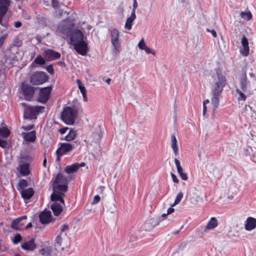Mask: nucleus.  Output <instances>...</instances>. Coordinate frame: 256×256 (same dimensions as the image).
Wrapping results in <instances>:
<instances>
[{"label": "nucleus", "instance_id": "nucleus-1", "mask_svg": "<svg viewBox=\"0 0 256 256\" xmlns=\"http://www.w3.org/2000/svg\"><path fill=\"white\" fill-rule=\"evenodd\" d=\"M77 110L70 106L65 108L62 114V118L64 123L72 125L77 117Z\"/></svg>", "mask_w": 256, "mask_h": 256}, {"label": "nucleus", "instance_id": "nucleus-2", "mask_svg": "<svg viewBox=\"0 0 256 256\" xmlns=\"http://www.w3.org/2000/svg\"><path fill=\"white\" fill-rule=\"evenodd\" d=\"M74 26V22L70 18H66L58 24L56 32L65 36L70 35Z\"/></svg>", "mask_w": 256, "mask_h": 256}, {"label": "nucleus", "instance_id": "nucleus-3", "mask_svg": "<svg viewBox=\"0 0 256 256\" xmlns=\"http://www.w3.org/2000/svg\"><path fill=\"white\" fill-rule=\"evenodd\" d=\"M48 78V76L45 72L36 71L31 75L30 81L32 85L38 86L46 82Z\"/></svg>", "mask_w": 256, "mask_h": 256}, {"label": "nucleus", "instance_id": "nucleus-4", "mask_svg": "<svg viewBox=\"0 0 256 256\" xmlns=\"http://www.w3.org/2000/svg\"><path fill=\"white\" fill-rule=\"evenodd\" d=\"M44 108L42 106H26L24 110V119L36 120V115L41 112Z\"/></svg>", "mask_w": 256, "mask_h": 256}, {"label": "nucleus", "instance_id": "nucleus-5", "mask_svg": "<svg viewBox=\"0 0 256 256\" xmlns=\"http://www.w3.org/2000/svg\"><path fill=\"white\" fill-rule=\"evenodd\" d=\"M20 89L24 100L27 101L32 100L35 93L36 88L29 84L22 82L20 85Z\"/></svg>", "mask_w": 256, "mask_h": 256}, {"label": "nucleus", "instance_id": "nucleus-6", "mask_svg": "<svg viewBox=\"0 0 256 256\" xmlns=\"http://www.w3.org/2000/svg\"><path fill=\"white\" fill-rule=\"evenodd\" d=\"M52 88L51 86L40 88L38 97V101L46 104L49 100Z\"/></svg>", "mask_w": 256, "mask_h": 256}, {"label": "nucleus", "instance_id": "nucleus-7", "mask_svg": "<svg viewBox=\"0 0 256 256\" xmlns=\"http://www.w3.org/2000/svg\"><path fill=\"white\" fill-rule=\"evenodd\" d=\"M111 42L114 49L120 52L121 50L120 45L119 41L120 32L116 28H113L110 30Z\"/></svg>", "mask_w": 256, "mask_h": 256}, {"label": "nucleus", "instance_id": "nucleus-8", "mask_svg": "<svg viewBox=\"0 0 256 256\" xmlns=\"http://www.w3.org/2000/svg\"><path fill=\"white\" fill-rule=\"evenodd\" d=\"M44 56L46 61H52L60 58L61 54L60 52L52 49L47 48L44 51Z\"/></svg>", "mask_w": 256, "mask_h": 256}, {"label": "nucleus", "instance_id": "nucleus-9", "mask_svg": "<svg viewBox=\"0 0 256 256\" xmlns=\"http://www.w3.org/2000/svg\"><path fill=\"white\" fill-rule=\"evenodd\" d=\"M216 74H213L212 76V78L216 80V77L218 78V81L215 83L220 86H225L226 84V80L225 76L222 74V70L219 67H217L214 69Z\"/></svg>", "mask_w": 256, "mask_h": 256}, {"label": "nucleus", "instance_id": "nucleus-10", "mask_svg": "<svg viewBox=\"0 0 256 256\" xmlns=\"http://www.w3.org/2000/svg\"><path fill=\"white\" fill-rule=\"evenodd\" d=\"M76 51L82 56H86L88 52V44L83 40L72 44Z\"/></svg>", "mask_w": 256, "mask_h": 256}, {"label": "nucleus", "instance_id": "nucleus-11", "mask_svg": "<svg viewBox=\"0 0 256 256\" xmlns=\"http://www.w3.org/2000/svg\"><path fill=\"white\" fill-rule=\"evenodd\" d=\"M40 222L42 224H46L53 221L50 210H44L39 214Z\"/></svg>", "mask_w": 256, "mask_h": 256}, {"label": "nucleus", "instance_id": "nucleus-12", "mask_svg": "<svg viewBox=\"0 0 256 256\" xmlns=\"http://www.w3.org/2000/svg\"><path fill=\"white\" fill-rule=\"evenodd\" d=\"M26 218L27 216L24 215L14 219L11 223V228L16 231H20L22 230V226L24 224V222H22V221L26 220Z\"/></svg>", "mask_w": 256, "mask_h": 256}, {"label": "nucleus", "instance_id": "nucleus-13", "mask_svg": "<svg viewBox=\"0 0 256 256\" xmlns=\"http://www.w3.org/2000/svg\"><path fill=\"white\" fill-rule=\"evenodd\" d=\"M70 34V40L72 45L74 44V42L77 43L84 40V34L82 32L78 29H75Z\"/></svg>", "mask_w": 256, "mask_h": 256}, {"label": "nucleus", "instance_id": "nucleus-14", "mask_svg": "<svg viewBox=\"0 0 256 256\" xmlns=\"http://www.w3.org/2000/svg\"><path fill=\"white\" fill-rule=\"evenodd\" d=\"M60 146L57 149L62 154L65 155L76 148V145L67 142H60Z\"/></svg>", "mask_w": 256, "mask_h": 256}, {"label": "nucleus", "instance_id": "nucleus-15", "mask_svg": "<svg viewBox=\"0 0 256 256\" xmlns=\"http://www.w3.org/2000/svg\"><path fill=\"white\" fill-rule=\"evenodd\" d=\"M65 194L60 192H52L50 195V200L53 202H58L62 203L63 206H65L64 200V198Z\"/></svg>", "mask_w": 256, "mask_h": 256}, {"label": "nucleus", "instance_id": "nucleus-16", "mask_svg": "<svg viewBox=\"0 0 256 256\" xmlns=\"http://www.w3.org/2000/svg\"><path fill=\"white\" fill-rule=\"evenodd\" d=\"M9 5V0H0V24L2 25V19L6 14Z\"/></svg>", "mask_w": 256, "mask_h": 256}, {"label": "nucleus", "instance_id": "nucleus-17", "mask_svg": "<svg viewBox=\"0 0 256 256\" xmlns=\"http://www.w3.org/2000/svg\"><path fill=\"white\" fill-rule=\"evenodd\" d=\"M21 248L24 250L33 251L36 248V244L34 242V239L32 238L30 240L24 242L21 244Z\"/></svg>", "mask_w": 256, "mask_h": 256}, {"label": "nucleus", "instance_id": "nucleus-18", "mask_svg": "<svg viewBox=\"0 0 256 256\" xmlns=\"http://www.w3.org/2000/svg\"><path fill=\"white\" fill-rule=\"evenodd\" d=\"M248 83L246 71L245 69H242V73L240 78V88L243 92H246L247 90V84Z\"/></svg>", "mask_w": 256, "mask_h": 256}, {"label": "nucleus", "instance_id": "nucleus-19", "mask_svg": "<svg viewBox=\"0 0 256 256\" xmlns=\"http://www.w3.org/2000/svg\"><path fill=\"white\" fill-rule=\"evenodd\" d=\"M63 204L58 202H53L50 205V208L55 216H58L64 209Z\"/></svg>", "mask_w": 256, "mask_h": 256}, {"label": "nucleus", "instance_id": "nucleus-20", "mask_svg": "<svg viewBox=\"0 0 256 256\" xmlns=\"http://www.w3.org/2000/svg\"><path fill=\"white\" fill-rule=\"evenodd\" d=\"M21 135L24 140L26 142H33L36 140V132L32 130L29 132H22Z\"/></svg>", "mask_w": 256, "mask_h": 256}, {"label": "nucleus", "instance_id": "nucleus-21", "mask_svg": "<svg viewBox=\"0 0 256 256\" xmlns=\"http://www.w3.org/2000/svg\"><path fill=\"white\" fill-rule=\"evenodd\" d=\"M246 230L251 231L256 227V218L252 217H248L244 224Z\"/></svg>", "mask_w": 256, "mask_h": 256}, {"label": "nucleus", "instance_id": "nucleus-22", "mask_svg": "<svg viewBox=\"0 0 256 256\" xmlns=\"http://www.w3.org/2000/svg\"><path fill=\"white\" fill-rule=\"evenodd\" d=\"M20 194L24 200H29L34 194V190L32 188L23 189L20 190Z\"/></svg>", "mask_w": 256, "mask_h": 256}, {"label": "nucleus", "instance_id": "nucleus-23", "mask_svg": "<svg viewBox=\"0 0 256 256\" xmlns=\"http://www.w3.org/2000/svg\"><path fill=\"white\" fill-rule=\"evenodd\" d=\"M53 192H60L64 194L68 190L67 184H52Z\"/></svg>", "mask_w": 256, "mask_h": 256}, {"label": "nucleus", "instance_id": "nucleus-24", "mask_svg": "<svg viewBox=\"0 0 256 256\" xmlns=\"http://www.w3.org/2000/svg\"><path fill=\"white\" fill-rule=\"evenodd\" d=\"M30 164L28 162L24 163L20 166V173L22 176H26L30 173L29 170Z\"/></svg>", "mask_w": 256, "mask_h": 256}, {"label": "nucleus", "instance_id": "nucleus-25", "mask_svg": "<svg viewBox=\"0 0 256 256\" xmlns=\"http://www.w3.org/2000/svg\"><path fill=\"white\" fill-rule=\"evenodd\" d=\"M224 87V86L215 83L214 86L212 88V95L220 96L222 92Z\"/></svg>", "mask_w": 256, "mask_h": 256}, {"label": "nucleus", "instance_id": "nucleus-26", "mask_svg": "<svg viewBox=\"0 0 256 256\" xmlns=\"http://www.w3.org/2000/svg\"><path fill=\"white\" fill-rule=\"evenodd\" d=\"M136 14H134V13H131L130 16L127 18L126 20V22L124 26V28L128 30H130L132 29V22L136 19Z\"/></svg>", "mask_w": 256, "mask_h": 256}, {"label": "nucleus", "instance_id": "nucleus-27", "mask_svg": "<svg viewBox=\"0 0 256 256\" xmlns=\"http://www.w3.org/2000/svg\"><path fill=\"white\" fill-rule=\"evenodd\" d=\"M218 220L215 217H212L208 221L204 230H213L218 226Z\"/></svg>", "mask_w": 256, "mask_h": 256}, {"label": "nucleus", "instance_id": "nucleus-28", "mask_svg": "<svg viewBox=\"0 0 256 256\" xmlns=\"http://www.w3.org/2000/svg\"><path fill=\"white\" fill-rule=\"evenodd\" d=\"M78 170V163H74L71 165L67 166L65 168L64 171L67 174H70L76 172Z\"/></svg>", "mask_w": 256, "mask_h": 256}, {"label": "nucleus", "instance_id": "nucleus-29", "mask_svg": "<svg viewBox=\"0 0 256 256\" xmlns=\"http://www.w3.org/2000/svg\"><path fill=\"white\" fill-rule=\"evenodd\" d=\"M77 136V132L76 130L73 128L70 129L68 134L65 136L64 140L68 142L74 140Z\"/></svg>", "mask_w": 256, "mask_h": 256}, {"label": "nucleus", "instance_id": "nucleus-30", "mask_svg": "<svg viewBox=\"0 0 256 256\" xmlns=\"http://www.w3.org/2000/svg\"><path fill=\"white\" fill-rule=\"evenodd\" d=\"M46 60L40 54H39L36 58L34 62L32 63L31 66H34V64L44 65L46 64Z\"/></svg>", "mask_w": 256, "mask_h": 256}, {"label": "nucleus", "instance_id": "nucleus-31", "mask_svg": "<svg viewBox=\"0 0 256 256\" xmlns=\"http://www.w3.org/2000/svg\"><path fill=\"white\" fill-rule=\"evenodd\" d=\"M172 140V148L174 150V152L176 156L178 154V148L177 144V140L174 134L172 136L171 138Z\"/></svg>", "mask_w": 256, "mask_h": 256}, {"label": "nucleus", "instance_id": "nucleus-32", "mask_svg": "<svg viewBox=\"0 0 256 256\" xmlns=\"http://www.w3.org/2000/svg\"><path fill=\"white\" fill-rule=\"evenodd\" d=\"M66 182V178L61 174L58 173L57 174L52 184H65Z\"/></svg>", "mask_w": 256, "mask_h": 256}, {"label": "nucleus", "instance_id": "nucleus-33", "mask_svg": "<svg viewBox=\"0 0 256 256\" xmlns=\"http://www.w3.org/2000/svg\"><path fill=\"white\" fill-rule=\"evenodd\" d=\"M219 96H212L211 101L213 106V110H216L218 108L220 103Z\"/></svg>", "mask_w": 256, "mask_h": 256}, {"label": "nucleus", "instance_id": "nucleus-34", "mask_svg": "<svg viewBox=\"0 0 256 256\" xmlns=\"http://www.w3.org/2000/svg\"><path fill=\"white\" fill-rule=\"evenodd\" d=\"M52 252V248L49 247H44L39 250V254L42 256H50Z\"/></svg>", "mask_w": 256, "mask_h": 256}, {"label": "nucleus", "instance_id": "nucleus-35", "mask_svg": "<svg viewBox=\"0 0 256 256\" xmlns=\"http://www.w3.org/2000/svg\"><path fill=\"white\" fill-rule=\"evenodd\" d=\"M10 130L6 127L0 128V136L4 138H6L10 134Z\"/></svg>", "mask_w": 256, "mask_h": 256}, {"label": "nucleus", "instance_id": "nucleus-36", "mask_svg": "<svg viewBox=\"0 0 256 256\" xmlns=\"http://www.w3.org/2000/svg\"><path fill=\"white\" fill-rule=\"evenodd\" d=\"M240 16L242 18L247 20H251L252 16L250 11H248V12H240Z\"/></svg>", "mask_w": 256, "mask_h": 256}, {"label": "nucleus", "instance_id": "nucleus-37", "mask_svg": "<svg viewBox=\"0 0 256 256\" xmlns=\"http://www.w3.org/2000/svg\"><path fill=\"white\" fill-rule=\"evenodd\" d=\"M236 91L239 95V96L238 98V101H245L246 98V96L244 92L238 88H236Z\"/></svg>", "mask_w": 256, "mask_h": 256}, {"label": "nucleus", "instance_id": "nucleus-38", "mask_svg": "<svg viewBox=\"0 0 256 256\" xmlns=\"http://www.w3.org/2000/svg\"><path fill=\"white\" fill-rule=\"evenodd\" d=\"M18 186L19 188H18V190L20 191V189L22 190H23L24 188L28 186V183L27 180L24 179H22L19 181Z\"/></svg>", "mask_w": 256, "mask_h": 256}, {"label": "nucleus", "instance_id": "nucleus-39", "mask_svg": "<svg viewBox=\"0 0 256 256\" xmlns=\"http://www.w3.org/2000/svg\"><path fill=\"white\" fill-rule=\"evenodd\" d=\"M183 196H184L183 192H179L176 196L174 202V204H172V206H174L175 205L178 204L181 201Z\"/></svg>", "mask_w": 256, "mask_h": 256}, {"label": "nucleus", "instance_id": "nucleus-40", "mask_svg": "<svg viewBox=\"0 0 256 256\" xmlns=\"http://www.w3.org/2000/svg\"><path fill=\"white\" fill-rule=\"evenodd\" d=\"M76 82L82 94L86 93V90L85 86L82 84V82L80 80H76Z\"/></svg>", "mask_w": 256, "mask_h": 256}, {"label": "nucleus", "instance_id": "nucleus-41", "mask_svg": "<svg viewBox=\"0 0 256 256\" xmlns=\"http://www.w3.org/2000/svg\"><path fill=\"white\" fill-rule=\"evenodd\" d=\"M22 240V237L20 234H16L14 238H12V242L14 244H16L21 242Z\"/></svg>", "mask_w": 256, "mask_h": 256}, {"label": "nucleus", "instance_id": "nucleus-42", "mask_svg": "<svg viewBox=\"0 0 256 256\" xmlns=\"http://www.w3.org/2000/svg\"><path fill=\"white\" fill-rule=\"evenodd\" d=\"M178 172L181 178L184 180H186L188 179V177L187 174L186 173L183 172L182 168H180V170L179 169H177Z\"/></svg>", "mask_w": 256, "mask_h": 256}, {"label": "nucleus", "instance_id": "nucleus-43", "mask_svg": "<svg viewBox=\"0 0 256 256\" xmlns=\"http://www.w3.org/2000/svg\"><path fill=\"white\" fill-rule=\"evenodd\" d=\"M243 48L240 50L241 54L245 56H246L249 54V46H242Z\"/></svg>", "mask_w": 256, "mask_h": 256}, {"label": "nucleus", "instance_id": "nucleus-44", "mask_svg": "<svg viewBox=\"0 0 256 256\" xmlns=\"http://www.w3.org/2000/svg\"><path fill=\"white\" fill-rule=\"evenodd\" d=\"M62 239L60 235L58 236L56 238L55 240V244L57 246H60L62 243Z\"/></svg>", "mask_w": 256, "mask_h": 256}, {"label": "nucleus", "instance_id": "nucleus-45", "mask_svg": "<svg viewBox=\"0 0 256 256\" xmlns=\"http://www.w3.org/2000/svg\"><path fill=\"white\" fill-rule=\"evenodd\" d=\"M138 46L140 49L143 50L146 46L144 38H142L138 44Z\"/></svg>", "mask_w": 256, "mask_h": 256}, {"label": "nucleus", "instance_id": "nucleus-46", "mask_svg": "<svg viewBox=\"0 0 256 256\" xmlns=\"http://www.w3.org/2000/svg\"><path fill=\"white\" fill-rule=\"evenodd\" d=\"M242 46H248V42L245 36H243L242 39Z\"/></svg>", "mask_w": 256, "mask_h": 256}, {"label": "nucleus", "instance_id": "nucleus-47", "mask_svg": "<svg viewBox=\"0 0 256 256\" xmlns=\"http://www.w3.org/2000/svg\"><path fill=\"white\" fill-rule=\"evenodd\" d=\"M46 70L50 74H54V72L52 64H50V65L46 67Z\"/></svg>", "mask_w": 256, "mask_h": 256}, {"label": "nucleus", "instance_id": "nucleus-48", "mask_svg": "<svg viewBox=\"0 0 256 256\" xmlns=\"http://www.w3.org/2000/svg\"><path fill=\"white\" fill-rule=\"evenodd\" d=\"M52 6L54 9L58 8L60 6L58 0H52Z\"/></svg>", "mask_w": 256, "mask_h": 256}, {"label": "nucleus", "instance_id": "nucleus-49", "mask_svg": "<svg viewBox=\"0 0 256 256\" xmlns=\"http://www.w3.org/2000/svg\"><path fill=\"white\" fill-rule=\"evenodd\" d=\"M100 197L99 195H96L93 199V200L92 202V204H95L100 202Z\"/></svg>", "mask_w": 256, "mask_h": 256}, {"label": "nucleus", "instance_id": "nucleus-50", "mask_svg": "<svg viewBox=\"0 0 256 256\" xmlns=\"http://www.w3.org/2000/svg\"><path fill=\"white\" fill-rule=\"evenodd\" d=\"M34 128V124L28 125V126H22V128L25 131H29L30 130H32Z\"/></svg>", "mask_w": 256, "mask_h": 256}, {"label": "nucleus", "instance_id": "nucleus-51", "mask_svg": "<svg viewBox=\"0 0 256 256\" xmlns=\"http://www.w3.org/2000/svg\"><path fill=\"white\" fill-rule=\"evenodd\" d=\"M8 142L4 140L0 139V146L3 148H6L8 147Z\"/></svg>", "mask_w": 256, "mask_h": 256}, {"label": "nucleus", "instance_id": "nucleus-52", "mask_svg": "<svg viewBox=\"0 0 256 256\" xmlns=\"http://www.w3.org/2000/svg\"><path fill=\"white\" fill-rule=\"evenodd\" d=\"M144 50L147 54H152V55L156 54L155 50H152L148 46H146Z\"/></svg>", "mask_w": 256, "mask_h": 256}, {"label": "nucleus", "instance_id": "nucleus-53", "mask_svg": "<svg viewBox=\"0 0 256 256\" xmlns=\"http://www.w3.org/2000/svg\"><path fill=\"white\" fill-rule=\"evenodd\" d=\"M138 6V4L136 0H134L133 4H132V10L131 13H134V14H136V10Z\"/></svg>", "mask_w": 256, "mask_h": 256}, {"label": "nucleus", "instance_id": "nucleus-54", "mask_svg": "<svg viewBox=\"0 0 256 256\" xmlns=\"http://www.w3.org/2000/svg\"><path fill=\"white\" fill-rule=\"evenodd\" d=\"M56 162H57V161L60 162V157L64 155L62 154L58 150H56Z\"/></svg>", "mask_w": 256, "mask_h": 256}, {"label": "nucleus", "instance_id": "nucleus-55", "mask_svg": "<svg viewBox=\"0 0 256 256\" xmlns=\"http://www.w3.org/2000/svg\"><path fill=\"white\" fill-rule=\"evenodd\" d=\"M171 176H172V180H173V182H174V183H178L179 180H178V178H177L176 176L173 173H171Z\"/></svg>", "mask_w": 256, "mask_h": 256}, {"label": "nucleus", "instance_id": "nucleus-56", "mask_svg": "<svg viewBox=\"0 0 256 256\" xmlns=\"http://www.w3.org/2000/svg\"><path fill=\"white\" fill-rule=\"evenodd\" d=\"M174 162H175L176 168L179 169L180 170V168H182V167L180 166V160L176 158H175Z\"/></svg>", "mask_w": 256, "mask_h": 256}, {"label": "nucleus", "instance_id": "nucleus-57", "mask_svg": "<svg viewBox=\"0 0 256 256\" xmlns=\"http://www.w3.org/2000/svg\"><path fill=\"white\" fill-rule=\"evenodd\" d=\"M68 224H64V225L60 227V232H64L66 230H68Z\"/></svg>", "mask_w": 256, "mask_h": 256}, {"label": "nucleus", "instance_id": "nucleus-58", "mask_svg": "<svg viewBox=\"0 0 256 256\" xmlns=\"http://www.w3.org/2000/svg\"><path fill=\"white\" fill-rule=\"evenodd\" d=\"M68 130V127H64V128H60V130H59V132L61 134H64L66 132V130Z\"/></svg>", "mask_w": 256, "mask_h": 256}, {"label": "nucleus", "instance_id": "nucleus-59", "mask_svg": "<svg viewBox=\"0 0 256 256\" xmlns=\"http://www.w3.org/2000/svg\"><path fill=\"white\" fill-rule=\"evenodd\" d=\"M206 31L208 32H210L212 33V34L214 38L216 37L217 34L216 32L214 30H210L209 29L207 28Z\"/></svg>", "mask_w": 256, "mask_h": 256}, {"label": "nucleus", "instance_id": "nucleus-60", "mask_svg": "<svg viewBox=\"0 0 256 256\" xmlns=\"http://www.w3.org/2000/svg\"><path fill=\"white\" fill-rule=\"evenodd\" d=\"M173 206H171V207L169 208L167 210V213H166V214H171L172 213L174 210V208H172Z\"/></svg>", "mask_w": 256, "mask_h": 256}, {"label": "nucleus", "instance_id": "nucleus-61", "mask_svg": "<svg viewBox=\"0 0 256 256\" xmlns=\"http://www.w3.org/2000/svg\"><path fill=\"white\" fill-rule=\"evenodd\" d=\"M14 26L16 28H18L22 26V22L20 21L16 22L14 23Z\"/></svg>", "mask_w": 256, "mask_h": 256}, {"label": "nucleus", "instance_id": "nucleus-62", "mask_svg": "<svg viewBox=\"0 0 256 256\" xmlns=\"http://www.w3.org/2000/svg\"><path fill=\"white\" fill-rule=\"evenodd\" d=\"M58 64L60 66H66V63L64 62V60H60L57 62Z\"/></svg>", "mask_w": 256, "mask_h": 256}, {"label": "nucleus", "instance_id": "nucleus-63", "mask_svg": "<svg viewBox=\"0 0 256 256\" xmlns=\"http://www.w3.org/2000/svg\"><path fill=\"white\" fill-rule=\"evenodd\" d=\"M4 36H1L0 38V48L2 46V44H4Z\"/></svg>", "mask_w": 256, "mask_h": 256}, {"label": "nucleus", "instance_id": "nucleus-64", "mask_svg": "<svg viewBox=\"0 0 256 256\" xmlns=\"http://www.w3.org/2000/svg\"><path fill=\"white\" fill-rule=\"evenodd\" d=\"M207 108L206 106H203V110H202V114L204 116H205V114L206 112Z\"/></svg>", "mask_w": 256, "mask_h": 256}]
</instances>
